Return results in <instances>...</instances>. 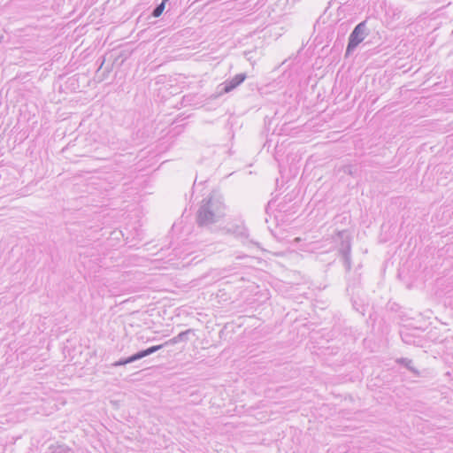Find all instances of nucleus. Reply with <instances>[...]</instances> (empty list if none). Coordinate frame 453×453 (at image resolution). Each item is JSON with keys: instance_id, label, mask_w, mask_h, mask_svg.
<instances>
[{"instance_id": "nucleus-10", "label": "nucleus", "mask_w": 453, "mask_h": 453, "mask_svg": "<svg viewBox=\"0 0 453 453\" xmlns=\"http://www.w3.org/2000/svg\"><path fill=\"white\" fill-rule=\"evenodd\" d=\"M399 362H400L401 364H403V365H405L409 370L413 371V368H412V367H411V363H412V361H411V359H408V358H401V359L399 360Z\"/></svg>"}, {"instance_id": "nucleus-11", "label": "nucleus", "mask_w": 453, "mask_h": 453, "mask_svg": "<svg viewBox=\"0 0 453 453\" xmlns=\"http://www.w3.org/2000/svg\"><path fill=\"white\" fill-rule=\"evenodd\" d=\"M344 265L347 266L348 269L350 268V259H349V257H344Z\"/></svg>"}, {"instance_id": "nucleus-3", "label": "nucleus", "mask_w": 453, "mask_h": 453, "mask_svg": "<svg viewBox=\"0 0 453 453\" xmlns=\"http://www.w3.org/2000/svg\"><path fill=\"white\" fill-rule=\"evenodd\" d=\"M367 35L366 22L362 21L357 24L349 36L346 55H349L365 40Z\"/></svg>"}, {"instance_id": "nucleus-4", "label": "nucleus", "mask_w": 453, "mask_h": 453, "mask_svg": "<svg viewBox=\"0 0 453 453\" xmlns=\"http://www.w3.org/2000/svg\"><path fill=\"white\" fill-rule=\"evenodd\" d=\"M333 243L334 250H330V252H337L338 255H349L351 250L350 235L348 231H340L334 236Z\"/></svg>"}, {"instance_id": "nucleus-5", "label": "nucleus", "mask_w": 453, "mask_h": 453, "mask_svg": "<svg viewBox=\"0 0 453 453\" xmlns=\"http://www.w3.org/2000/svg\"><path fill=\"white\" fill-rule=\"evenodd\" d=\"M165 346V345H164V343L160 344V345L151 346L146 349L141 350V351L130 356L129 357L119 359V361L114 362L111 365L112 366H120V365H125L133 363L136 360H139L141 358H143L149 355L155 353L156 351L161 349Z\"/></svg>"}, {"instance_id": "nucleus-6", "label": "nucleus", "mask_w": 453, "mask_h": 453, "mask_svg": "<svg viewBox=\"0 0 453 453\" xmlns=\"http://www.w3.org/2000/svg\"><path fill=\"white\" fill-rule=\"evenodd\" d=\"M246 79L245 73H238L234 77H233L231 80L226 81L224 83L221 84L223 86L220 94L222 93H228L234 89L236 87H238L240 84H242Z\"/></svg>"}, {"instance_id": "nucleus-7", "label": "nucleus", "mask_w": 453, "mask_h": 453, "mask_svg": "<svg viewBox=\"0 0 453 453\" xmlns=\"http://www.w3.org/2000/svg\"><path fill=\"white\" fill-rule=\"evenodd\" d=\"M194 331L193 329H188L186 331L180 332L178 335L174 336L173 338L166 341L164 345H173L180 342H186L188 341V335L189 334H192Z\"/></svg>"}, {"instance_id": "nucleus-1", "label": "nucleus", "mask_w": 453, "mask_h": 453, "mask_svg": "<svg viewBox=\"0 0 453 453\" xmlns=\"http://www.w3.org/2000/svg\"><path fill=\"white\" fill-rule=\"evenodd\" d=\"M226 215V207L223 197L217 192H211L203 197L198 204L196 221L198 226L211 228Z\"/></svg>"}, {"instance_id": "nucleus-9", "label": "nucleus", "mask_w": 453, "mask_h": 453, "mask_svg": "<svg viewBox=\"0 0 453 453\" xmlns=\"http://www.w3.org/2000/svg\"><path fill=\"white\" fill-rule=\"evenodd\" d=\"M165 0H164L161 4H157L152 11V16L155 17V18H157L159 17L162 12H164L165 10Z\"/></svg>"}, {"instance_id": "nucleus-12", "label": "nucleus", "mask_w": 453, "mask_h": 453, "mask_svg": "<svg viewBox=\"0 0 453 453\" xmlns=\"http://www.w3.org/2000/svg\"><path fill=\"white\" fill-rule=\"evenodd\" d=\"M344 172H345V173H349V174H351V173H352L350 167H347V168L344 170Z\"/></svg>"}, {"instance_id": "nucleus-8", "label": "nucleus", "mask_w": 453, "mask_h": 453, "mask_svg": "<svg viewBox=\"0 0 453 453\" xmlns=\"http://www.w3.org/2000/svg\"><path fill=\"white\" fill-rule=\"evenodd\" d=\"M53 453H68L70 451V448L65 444H60L57 442L56 444L50 447Z\"/></svg>"}, {"instance_id": "nucleus-2", "label": "nucleus", "mask_w": 453, "mask_h": 453, "mask_svg": "<svg viewBox=\"0 0 453 453\" xmlns=\"http://www.w3.org/2000/svg\"><path fill=\"white\" fill-rule=\"evenodd\" d=\"M221 231L225 234L234 235L236 239H240L243 244L257 248V250H264L259 247L257 242L247 240L248 230L242 222H229L223 228H221Z\"/></svg>"}]
</instances>
